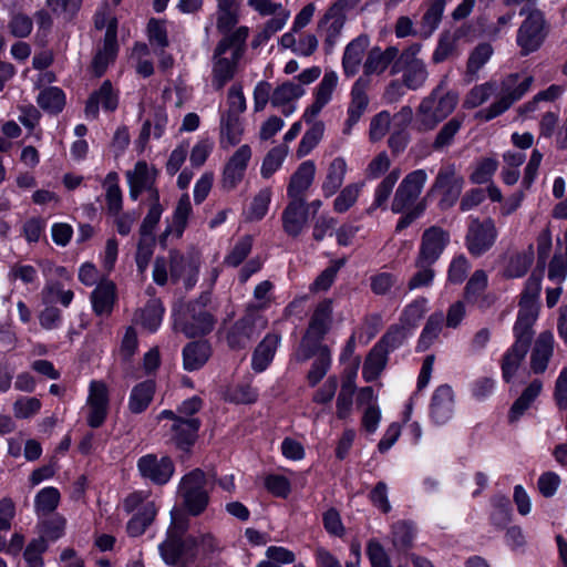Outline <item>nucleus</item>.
<instances>
[{"instance_id": "obj_58", "label": "nucleus", "mask_w": 567, "mask_h": 567, "mask_svg": "<svg viewBox=\"0 0 567 567\" xmlns=\"http://www.w3.org/2000/svg\"><path fill=\"white\" fill-rule=\"evenodd\" d=\"M346 264V259H337L331 262L313 281L311 285L312 291H326L333 284L336 276L341 267Z\"/></svg>"}, {"instance_id": "obj_17", "label": "nucleus", "mask_w": 567, "mask_h": 567, "mask_svg": "<svg viewBox=\"0 0 567 567\" xmlns=\"http://www.w3.org/2000/svg\"><path fill=\"white\" fill-rule=\"evenodd\" d=\"M449 241L450 235L439 227H431L425 230L422 237L419 262L425 265L435 262Z\"/></svg>"}, {"instance_id": "obj_60", "label": "nucleus", "mask_w": 567, "mask_h": 567, "mask_svg": "<svg viewBox=\"0 0 567 567\" xmlns=\"http://www.w3.org/2000/svg\"><path fill=\"white\" fill-rule=\"evenodd\" d=\"M252 247V238L250 236H245L240 238L231 251L225 257V265L229 267L239 266L245 258L250 254Z\"/></svg>"}, {"instance_id": "obj_63", "label": "nucleus", "mask_w": 567, "mask_h": 567, "mask_svg": "<svg viewBox=\"0 0 567 567\" xmlns=\"http://www.w3.org/2000/svg\"><path fill=\"white\" fill-rule=\"evenodd\" d=\"M48 544L43 537L32 539L24 553V559L29 567H43V559L41 555L47 550Z\"/></svg>"}, {"instance_id": "obj_31", "label": "nucleus", "mask_w": 567, "mask_h": 567, "mask_svg": "<svg viewBox=\"0 0 567 567\" xmlns=\"http://www.w3.org/2000/svg\"><path fill=\"white\" fill-rule=\"evenodd\" d=\"M388 333L382 337L379 346H375L365 359L363 364L362 374L367 382L375 380L379 374L383 371L386 364V350L384 342Z\"/></svg>"}, {"instance_id": "obj_34", "label": "nucleus", "mask_w": 567, "mask_h": 567, "mask_svg": "<svg viewBox=\"0 0 567 567\" xmlns=\"http://www.w3.org/2000/svg\"><path fill=\"white\" fill-rule=\"evenodd\" d=\"M529 343L523 340L515 341V343L505 352L502 361L503 379L509 382L518 370L523 359L525 358Z\"/></svg>"}, {"instance_id": "obj_30", "label": "nucleus", "mask_w": 567, "mask_h": 567, "mask_svg": "<svg viewBox=\"0 0 567 567\" xmlns=\"http://www.w3.org/2000/svg\"><path fill=\"white\" fill-rule=\"evenodd\" d=\"M93 310L99 316L110 315L115 301V285L102 281L91 295Z\"/></svg>"}, {"instance_id": "obj_42", "label": "nucleus", "mask_w": 567, "mask_h": 567, "mask_svg": "<svg viewBox=\"0 0 567 567\" xmlns=\"http://www.w3.org/2000/svg\"><path fill=\"white\" fill-rule=\"evenodd\" d=\"M433 364L434 355H426L422 363L420 374L417 377L416 391L411 394V396L404 404V409L402 411L404 422H406L410 419V415L414 406V402L417 399V392L427 386L433 371Z\"/></svg>"}, {"instance_id": "obj_28", "label": "nucleus", "mask_w": 567, "mask_h": 567, "mask_svg": "<svg viewBox=\"0 0 567 567\" xmlns=\"http://www.w3.org/2000/svg\"><path fill=\"white\" fill-rule=\"evenodd\" d=\"M244 133L243 124L237 114L225 113L220 118L219 144L221 148H229L240 143Z\"/></svg>"}, {"instance_id": "obj_13", "label": "nucleus", "mask_w": 567, "mask_h": 567, "mask_svg": "<svg viewBox=\"0 0 567 567\" xmlns=\"http://www.w3.org/2000/svg\"><path fill=\"white\" fill-rule=\"evenodd\" d=\"M117 52V20H112L104 35L103 47L97 50L92 60V73L96 78L102 76L106 72L109 65L115 61Z\"/></svg>"}, {"instance_id": "obj_32", "label": "nucleus", "mask_w": 567, "mask_h": 567, "mask_svg": "<svg viewBox=\"0 0 567 567\" xmlns=\"http://www.w3.org/2000/svg\"><path fill=\"white\" fill-rule=\"evenodd\" d=\"M210 355V347L206 341H194L186 344L183 350V364L187 371L202 368Z\"/></svg>"}, {"instance_id": "obj_11", "label": "nucleus", "mask_w": 567, "mask_h": 567, "mask_svg": "<svg viewBox=\"0 0 567 567\" xmlns=\"http://www.w3.org/2000/svg\"><path fill=\"white\" fill-rule=\"evenodd\" d=\"M251 158V150L248 145H241L225 164L220 186L230 192L244 179L248 163Z\"/></svg>"}, {"instance_id": "obj_54", "label": "nucleus", "mask_w": 567, "mask_h": 567, "mask_svg": "<svg viewBox=\"0 0 567 567\" xmlns=\"http://www.w3.org/2000/svg\"><path fill=\"white\" fill-rule=\"evenodd\" d=\"M41 295L44 302L59 300L64 307H69L74 297L72 290H64L60 282L52 280H48Z\"/></svg>"}, {"instance_id": "obj_51", "label": "nucleus", "mask_w": 567, "mask_h": 567, "mask_svg": "<svg viewBox=\"0 0 567 567\" xmlns=\"http://www.w3.org/2000/svg\"><path fill=\"white\" fill-rule=\"evenodd\" d=\"M331 367V351L323 349V352L316 358L307 373V381L310 386H316L328 373Z\"/></svg>"}, {"instance_id": "obj_25", "label": "nucleus", "mask_w": 567, "mask_h": 567, "mask_svg": "<svg viewBox=\"0 0 567 567\" xmlns=\"http://www.w3.org/2000/svg\"><path fill=\"white\" fill-rule=\"evenodd\" d=\"M539 305L519 303V310L514 324V334L517 341L523 340L529 343L532 328L538 318Z\"/></svg>"}, {"instance_id": "obj_3", "label": "nucleus", "mask_w": 567, "mask_h": 567, "mask_svg": "<svg viewBox=\"0 0 567 567\" xmlns=\"http://www.w3.org/2000/svg\"><path fill=\"white\" fill-rule=\"evenodd\" d=\"M207 485V476L200 468H195L182 477L177 496L190 516H199L206 511L210 499Z\"/></svg>"}, {"instance_id": "obj_57", "label": "nucleus", "mask_w": 567, "mask_h": 567, "mask_svg": "<svg viewBox=\"0 0 567 567\" xmlns=\"http://www.w3.org/2000/svg\"><path fill=\"white\" fill-rule=\"evenodd\" d=\"M362 183L349 184L346 186L333 202V208L337 213H344L357 202Z\"/></svg>"}, {"instance_id": "obj_16", "label": "nucleus", "mask_w": 567, "mask_h": 567, "mask_svg": "<svg viewBox=\"0 0 567 567\" xmlns=\"http://www.w3.org/2000/svg\"><path fill=\"white\" fill-rule=\"evenodd\" d=\"M349 9L350 8L346 6H340V1L338 0L320 19L318 23V32L320 35L324 37V44L328 49H331L334 45L338 37L340 35L346 22L343 11Z\"/></svg>"}, {"instance_id": "obj_9", "label": "nucleus", "mask_w": 567, "mask_h": 567, "mask_svg": "<svg viewBox=\"0 0 567 567\" xmlns=\"http://www.w3.org/2000/svg\"><path fill=\"white\" fill-rule=\"evenodd\" d=\"M545 21L543 13L532 10L518 30L517 43L524 54L536 51L545 39Z\"/></svg>"}, {"instance_id": "obj_12", "label": "nucleus", "mask_w": 567, "mask_h": 567, "mask_svg": "<svg viewBox=\"0 0 567 567\" xmlns=\"http://www.w3.org/2000/svg\"><path fill=\"white\" fill-rule=\"evenodd\" d=\"M209 300L207 295L200 296L199 300L189 306V318L183 326V332L194 338L209 333L215 326L213 315L205 309L206 302Z\"/></svg>"}, {"instance_id": "obj_14", "label": "nucleus", "mask_w": 567, "mask_h": 567, "mask_svg": "<svg viewBox=\"0 0 567 567\" xmlns=\"http://www.w3.org/2000/svg\"><path fill=\"white\" fill-rule=\"evenodd\" d=\"M463 185L464 179L456 173L453 165L442 167L434 185L442 194L441 206L444 208L453 206L461 195Z\"/></svg>"}, {"instance_id": "obj_19", "label": "nucleus", "mask_w": 567, "mask_h": 567, "mask_svg": "<svg viewBox=\"0 0 567 567\" xmlns=\"http://www.w3.org/2000/svg\"><path fill=\"white\" fill-rule=\"evenodd\" d=\"M426 181V173L417 169L410 173L400 185L395 195V209L402 210L410 208L414 200L419 197L423 185Z\"/></svg>"}, {"instance_id": "obj_20", "label": "nucleus", "mask_w": 567, "mask_h": 567, "mask_svg": "<svg viewBox=\"0 0 567 567\" xmlns=\"http://www.w3.org/2000/svg\"><path fill=\"white\" fill-rule=\"evenodd\" d=\"M202 421L198 417H182L172 424V441L178 450L189 451L198 437Z\"/></svg>"}, {"instance_id": "obj_26", "label": "nucleus", "mask_w": 567, "mask_h": 567, "mask_svg": "<svg viewBox=\"0 0 567 567\" xmlns=\"http://www.w3.org/2000/svg\"><path fill=\"white\" fill-rule=\"evenodd\" d=\"M369 104L368 95L359 79L351 90V102L348 107V118L344 124L343 134L349 135L352 127L359 122L360 117L367 110Z\"/></svg>"}, {"instance_id": "obj_41", "label": "nucleus", "mask_w": 567, "mask_h": 567, "mask_svg": "<svg viewBox=\"0 0 567 567\" xmlns=\"http://www.w3.org/2000/svg\"><path fill=\"white\" fill-rule=\"evenodd\" d=\"M534 260V250L532 246L527 249L513 254L505 266L504 276L507 278L523 277Z\"/></svg>"}, {"instance_id": "obj_4", "label": "nucleus", "mask_w": 567, "mask_h": 567, "mask_svg": "<svg viewBox=\"0 0 567 567\" xmlns=\"http://www.w3.org/2000/svg\"><path fill=\"white\" fill-rule=\"evenodd\" d=\"M267 319L256 307L247 308L245 315L231 324L226 334L227 344L233 350L248 348L267 328Z\"/></svg>"}, {"instance_id": "obj_10", "label": "nucleus", "mask_w": 567, "mask_h": 567, "mask_svg": "<svg viewBox=\"0 0 567 567\" xmlns=\"http://www.w3.org/2000/svg\"><path fill=\"white\" fill-rule=\"evenodd\" d=\"M497 231L492 219H473L466 235V247L473 256L486 252L495 243Z\"/></svg>"}, {"instance_id": "obj_47", "label": "nucleus", "mask_w": 567, "mask_h": 567, "mask_svg": "<svg viewBox=\"0 0 567 567\" xmlns=\"http://www.w3.org/2000/svg\"><path fill=\"white\" fill-rule=\"evenodd\" d=\"M305 94L301 84L293 82H285L277 86L271 95V104L274 106H286L292 100H296Z\"/></svg>"}, {"instance_id": "obj_21", "label": "nucleus", "mask_w": 567, "mask_h": 567, "mask_svg": "<svg viewBox=\"0 0 567 567\" xmlns=\"http://www.w3.org/2000/svg\"><path fill=\"white\" fill-rule=\"evenodd\" d=\"M454 412V393L451 386H439L432 396L430 416L436 424H445Z\"/></svg>"}, {"instance_id": "obj_49", "label": "nucleus", "mask_w": 567, "mask_h": 567, "mask_svg": "<svg viewBox=\"0 0 567 567\" xmlns=\"http://www.w3.org/2000/svg\"><path fill=\"white\" fill-rule=\"evenodd\" d=\"M492 54L493 48L488 43H481L471 52L466 66V74L470 76V81L476 76L477 72L487 63Z\"/></svg>"}, {"instance_id": "obj_39", "label": "nucleus", "mask_w": 567, "mask_h": 567, "mask_svg": "<svg viewBox=\"0 0 567 567\" xmlns=\"http://www.w3.org/2000/svg\"><path fill=\"white\" fill-rule=\"evenodd\" d=\"M543 384L540 381H533L520 394V396L513 403L509 410V421H517L532 405L535 399L539 395Z\"/></svg>"}, {"instance_id": "obj_43", "label": "nucleus", "mask_w": 567, "mask_h": 567, "mask_svg": "<svg viewBox=\"0 0 567 567\" xmlns=\"http://www.w3.org/2000/svg\"><path fill=\"white\" fill-rule=\"evenodd\" d=\"M443 326V315L442 312H435L431 315L426 321L425 327L422 330V333L419 339L417 349L420 351H425L429 349L433 342L437 339L442 331Z\"/></svg>"}, {"instance_id": "obj_27", "label": "nucleus", "mask_w": 567, "mask_h": 567, "mask_svg": "<svg viewBox=\"0 0 567 567\" xmlns=\"http://www.w3.org/2000/svg\"><path fill=\"white\" fill-rule=\"evenodd\" d=\"M368 45V38L361 35L352 40L346 47L342 58V68L347 76H353L357 74Z\"/></svg>"}, {"instance_id": "obj_53", "label": "nucleus", "mask_w": 567, "mask_h": 567, "mask_svg": "<svg viewBox=\"0 0 567 567\" xmlns=\"http://www.w3.org/2000/svg\"><path fill=\"white\" fill-rule=\"evenodd\" d=\"M59 502V491L55 487H45L37 494L34 507L38 514L48 515L58 507Z\"/></svg>"}, {"instance_id": "obj_35", "label": "nucleus", "mask_w": 567, "mask_h": 567, "mask_svg": "<svg viewBox=\"0 0 567 567\" xmlns=\"http://www.w3.org/2000/svg\"><path fill=\"white\" fill-rule=\"evenodd\" d=\"M164 315V307L162 301L156 298H152L147 303L138 311L136 321L147 331L154 332L159 327Z\"/></svg>"}, {"instance_id": "obj_55", "label": "nucleus", "mask_w": 567, "mask_h": 567, "mask_svg": "<svg viewBox=\"0 0 567 567\" xmlns=\"http://www.w3.org/2000/svg\"><path fill=\"white\" fill-rule=\"evenodd\" d=\"M445 8V0H433L422 20V31L427 37L439 27Z\"/></svg>"}, {"instance_id": "obj_36", "label": "nucleus", "mask_w": 567, "mask_h": 567, "mask_svg": "<svg viewBox=\"0 0 567 567\" xmlns=\"http://www.w3.org/2000/svg\"><path fill=\"white\" fill-rule=\"evenodd\" d=\"M332 302L329 299L321 301L310 319L307 332L324 337L331 323Z\"/></svg>"}, {"instance_id": "obj_5", "label": "nucleus", "mask_w": 567, "mask_h": 567, "mask_svg": "<svg viewBox=\"0 0 567 567\" xmlns=\"http://www.w3.org/2000/svg\"><path fill=\"white\" fill-rule=\"evenodd\" d=\"M458 96L442 86L436 87L432 94L424 99L419 107L417 118L425 130L433 128L439 122L447 117L456 107Z\"/></svg>"}, {"instance_id": "obj_46", "label": "nucleus", "mask_w": 567, "mask_h": 567, "mask_svg": "<svg viewBox=\"0 0 567 567\" xmlns=\"http://www.w3.org/2000/svg\"><path fill=\"white\" fill-rule=\"evenodd\" d=\"M390 65V48L382 51L380 48H372L363 64L364 74H381Z\"/></svg>"}, {"instance_id": "obj_56", "label": "nucleus", "mask_w": 567, "mask_h": 567, "mask_svg": "<svg viewBox=\"0 0 567 567\" xmlns=\"http://www.w3.org/2000/svg\"><path fill=\"white\" fill-rule=\"evenodd\" d=\"M288 154L287 145H279L271 148L261 165V175L265 178H269L282 164L285 157Z\"/></svg>"}, {"instance_id": "obj_8", "label": "nucleus", "mask_w": 567, "mask_h": 567, "mask_svg": "<svg viewBox=\"0 0 567 567\" xmlns=\"http://www.w3.org/2000/svg\"><path fill=\"white\" fill-rule=\"evenodd\" d=\"M86 408L87 425L93 429L101 427L104 424L110 410V393L107 385L103 381H91L86 399Z\"/></svg>"}, {"instance_id": "obj_29", "label": "nucleus", "mask_w": 567, "mask_h": 567, "mask_svg": "<svg viewBox=\"0 0 567 567\" xmlns=\"http://www.w3.org/2000/svg\"><path fill=\"white\" fill-rule=\"evenodd\" d=\"M554 336L550 331L540 333L536 340L532 353V369L535 373H542L546 370L548 361L553 354Z\"/></svg>"}, {"instance_id": "obj_1", "label": "nucleus", "mask_w": 567, "mask_h": 567, "mask_svg": "<svg viewBox=\"0 0 567 567\" xmlns=\"http://www.w3.org/2000/svg\"><path fill=\"white\" fill-rule=\"evenodd\" d=\"M167 538L158 546L163 560L174 567H192L196 563L197 537L182 536L189 527V514L184 508H173Z\"/></svg>"}, {"instance_id": "obj_7", "label": "nucleus", "mask_w": 567, "mask_h": 567, "mask_svg": "<svg viewBox=\"0 0 567 567\" xmlns=\"http://www.w3.org/2000/svg\"><path fill=\"white\" fill-rule=\"evenodd\" d=\"M137 471L140 475L155 485H165L175 472V464L167 455L146 454L138 458Z\"/></svg>"}, {"instance_id": "obj_62", "label": "nucleus", "mask_w": 567, "mask_h": 567, "mask_svg": "<svg viewBox=\"0 0 567 567\" xmlns=\"http://www.w3.org/2000/svg\"><path fill=\"white\" fill-rule=\"evenodd\" d=\"M390 132V113L382 111L370 122L369 138L372 143L381 141Z\"/></svg>"}, {"instance_id": "obj_52", "label": "nucleus", "mask_w": 567, "mask_h": 567, "mask_svg": "<svg viewBox=\"0 0 567 567\" xmlns=\"http://www.w3.org/2000/svg\"><path fill=\"white\" fill-rule=\"evenodd\" d=\"M497 90L496 82L475 85L464 100V107L474 109L485 103Z\"/></svg>"}, {"instance_id": "obj_50", "label": "nucleus", "mask_w": 567, "mask_h": 567, "mask_svg": "<svg viewBox=\"0 0 567 567\" xmlns=\"http://www.w3.org/2000/svg\"><path fill=\"white\" fill-rule=\"evenodd\" d=\"M104 184L106 185V205L111 215H118L122 210V192L117 184V174L109 173Z\"/></svg>"}, {"instance_id": "obj_18", "label": "nucleus", "mask_w": 567, "mask_h": 567, "mask_svg": "<svg viewBox=\"0 0 567 567\" xmlns=\"http://www.w3.org/2000/svg\"><path fill=\"white\" fill-rule=\"evenodd\" d=\"M282 229L290 237H298L308 223V207L306 200H291L281 215Z\"/></svg>"}, {"instance_id": "obj_23", "label": "nucleus", "mask_w": 567, "mask_h": 567, "mask_svg": "<svg viewBox=\"0 0 567 567\" xmlns=\"http://www.w3.org/2000/svg\"><path fill=\"white\" fill-rule=\"evenodd\" d=\"M488 278L484 270H476L468 279L465 289L464 298L468 303L475 305L480 309L488 308L493 300L485 293L487 288Z\"/></svg>"}, {"instance_id": "obj_37", "label": "nucleus", "mask_w": 567, "mask_h": 567, "mask_svg": "<svg viewBox=\"0 0 567 567\" xmlns=\"http://www.w3.org/2000/svg\"><path fill=\"white\" fill-rule=\"evenodd\" d=\"M322 338L306 331L293 354L296 361L302 363L311 358L316 359L323 352V349H329L328 346L321 342Z\"/></svg>"}, {"instance_id": "obj_61", "label": "nucleus", "mask_w": 567, "mask_h": 567, "mask_svg": "<svg viewBox=\"0 0 567 567\" xmlns=\"http://www.w3.org/2000/svg\"><path fill=\"white\" fill-rule=\"evenodd\" d=\"M427 300L420 298L411 302L403 310L401 320L403 328L415 327L426 311Z\"/></svg>"}, {"instance_id": "obj_38", "label": "nucleus", "mask_w": 567, "mask_h": 567, "mask_svg": "<svg viewBox=\"0 0 567 567\" xmlns=\"http://www.w3.org/2000/svg\"><path fill=\"white\" fill-rule=\"evenodd\" d=\"M347 172V163L342 157H336L328 167V173L322 183V192L326 197L332 196L342 185Z\"/></svg>"}, {"instance_id": "obj_40", "label": "nucleus", "mask_w": 567, "mask_h": 567, "mask_svg": "<svg viewBox=\"0 0 567 567\" xmlns=\"http://www.w3.org/2000/svg\"><path fill=\"white\" fill-rule=\"evenodd\" d=\"M156 513L157 509L153 502L143 504L138 513L127 523L126 530L128 535L132 537L142 535L154 520Z\"/></svg>"}, {"instance_id": "obj_64", "label": "nucleus", "mask_w": 567, "mask_h": 567, "mask_svg": "<svg viewBox=\"0 0 567 567\" xmlns=\"http://www.w3.org/2000/svg\"><path fill=\"white\" fill-rule=\"evenodd\" d=\"M548 279L561 285L567 277V257L556 254L548 264Z\"/></svg>"}, {"instance_id": "obj_33", "label": "nucleus", "mask_w": 567, "mask_h": 567, "mask_svg": "<svg viewBox=\"0 0 567 567\" xmlns=\"http://www.w3.org/2000/svg\"><path fill=\"white\" fill-rule=\"evenodd\" d=\"M155 382L146 380L136 384L130 394L128 410L134 414L144 412L153 401Z\"/></svg>"}, {"instance_id": "obj_44", "label": "nucleus", "mask_w": 567, "mask_h": 567, "mask_svg": "<svg viewBox=\"0 0 567 567\" xmlns=\"http://www.w3.org/2000/svg\"><path fill=\"white\" fill-rule=\"evenodd\" d=\"M37 102L42 110L56 114L65 104V95L61 89L51 86L40 92Z\"/></svg>"}, {"instance_id": "obj_15", "label": "nucleus", "mask_w": 567, "mask_h": 567, "mask_svg": "<svg viewBox=\"0 0 567 567\" xmlns=\"http://www.w3.org/2000/svg\"><path fill=\"white\" fill-rule=\"evenodd\" d=\"M118 106V93L113 89L110 80H105L101 86L93 91L85 105V115L96 120L100 107L105 112H114Z\"/></svg>"}, {"instance_id": "obj_59", "label": "nucleus", "mask_w": 567, "mask_h": 567, "mask_svg": "<svg viewBox=\"0 0 567 567\" xmlns=\"http://www.w3.org/2000/svg\"><path fill=\"white\" fill-rule=\"evenodd\" d=\"M497 161L495 158L485 157L480 159L470 176V179L474 184H484L488 182L497 169Z\"/></svg>"}, {"instance_id": "obj_6", "label": "nucleus", "mask_w": 567, "mask_h": 567, "mask_svg": "<svg viewBox=\"0 0 567 567\" xmlns=\"http://www.w3.org/2000/svg\"><path fill=\"white\" fill-rule=\"evenodd\" d=\"M533 76L528 74H511L506 76L501 86V92L496 102H494L488 109L481 111L480 115L489 121L502 113H504L509 106L523 95L527 93L533 84Z\"/></svg>"}, {"instance_id": "obj_2", "label": "nucleus", "mask_w": 567, "mask_h": 567, "mask_svg": "<svg viewBox=\"0 0 567 567\" xmlns=\"http://www.w3.org/2000/svg\"><path fill=\"white\" fill-rule=\"evenodd\" d=\"M248 34L247 27H239L216 45L213 54L212 84L217 91L234 79L237 64L245 53Z\"/></svg>"}, {"instance_id": "obj_22", "label": "nucleus", "mask_w": 567, "mask_h": 567, "mask_svg": "<svg viewBox=\"0 0 567 567\" xmlns=\"http://www.w3.org/2000/svg\"><path fill=\"white\" fill-rule=\"evenodd\" d=\"M316 174V165L312 161L302 162L291 175L287 188V195L291 200H306L305 193L311 186Z\"/></svg>"}, {"instance_id": "obj_24", "label": "nucleus", "mask_w": 567, "mask_h": 567, "mask_svg": "<svg viewBox=\"0 0 567 567\" xmlns=\"http://www.w3.org/2000/svg\"><path fill=\"white\" fill-rule=\"evenodd\" d=\"M280 340L281 337L278 333H268L265 336L252 353L251 367L254 371L262 372L268 368L275 357Z\"/></svg>"}, {"instance_id": "obj_48", "label": "nucleus", "mask_w": 567, "mask_h": 567, "mask_svg": "<svg viewBox=\"0 0 567 567\" xmlns=\"http://www.w3.org/2000/svg\"><path fill=\"white\" fill-rule=\"evenodd\" d=\"M311 126L303 134L298 150L297 156L303 157L308 155L321 141L324 133V124L321 121L310 123Z\"/></svg>"}, {"instance_id": "obj_45", "label": "nucleus", "mask_w": 567, "mask_h": 567, "mask_svg": "<svg viewBox=\"0 0 567 567\" xmlns=\"http://www.w3.org/2000/svg\"><path fill=\"white\" fill-rule=\"evenodd\" d=\"M151 199H152V205H151L148 213L145 216V218L143 219V223L140 227V237L141 238L154 237L153 230L156 227V225L158 224L162 213H163L162 205L159 204V195H158L157 189H152V198Z\"/></svg>"}]
</instances>
